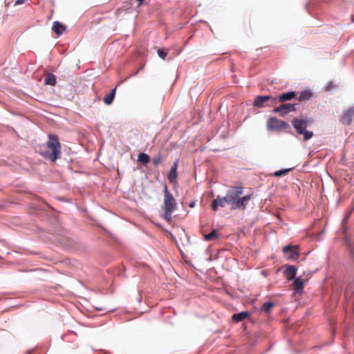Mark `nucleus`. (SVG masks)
Returning <instances> with one entry per match:
<instances>
[{
  "label": "nucleus",
  "instance_id": "f3484780",
  "mask_svg": "<svg viewBox=\"0 0 354 354\" xmlns=\"http://www.w3.org/2000/svg\"><path fill=\"white\" fill-rule=\"evenodd\" d=\"M293 288L295 291L299 292L303 290L304 288V282L301 280V277H297L295 279L293 283Z\"/></svg>",
  "mask_w": 354,
  "mask_h": 354
},
{
  "label": "nucleus",
  "instance_id": "423d86ee",
  "mask_svg": "<svg viewBox=\"0 0 354 354\" xmlns=\"http://www.w3.org/2000/svg\"><path fill=\"white\" fill-rule=\"evenodd\" d=\"M269 103L267 105L271 106L277 104V99L271 95H259L257 96L253 102V105L257 107H263L265 104Z\"/></svg>",
  "mask_w": 354,
  "mask_h": 354
},
{
  "label": "nucleus",
  "instance_id": "39448f33",
  "mask_svg": "<svg viewBox=\"0 0 354 354\" xmlns=\"http://www.w3.org/2000/svg\"><path fill=\"white\" fill-rule=\"evenodd\" d=\"M289 127L290 126L288 122L279 120L277 118L272 117L267 121V128L269 131H279Z\"/></svg>",
  "mask_w": 354,
  "mask_h": 354
},
{
  "label": "nucleus",
  "instance_id": "412c9836",
  "mask_svg": "<svg viewBox=\"0 0 354 354\" xmlns=\"http://www.w3.org/2000/svg\"><path fill=\"white\" fill-rule=\"evenodd\" d=\"M291 170V169H284L278 170L274 172L273 175L276 177H279L282 176H286L288 174V172Z\"/></svg>",
  "mask_w": 354,
  "mask_h": 354
},
{
  "label": "nucleus",
  "instance_id": "f257e3e1",
  "mask_svg": "<svg viewBox=\"0 0 354 354\" xmlns=\"http://www.w3.org/2000/svg\"><path fill=\"white\" fill-rule=\"evenodd\" d=\"M243 187L239 186L231 187L226 192L225 196H217L211 203L213 211H217L219 207L230 205V209L245 210L248 202L252 198V194L242 196Z\"/></svg>",
  "mask_w": 354,
  "mask_h": 354
},
{
  "label": "nucleus",
  "instance_id": "dca6fc26",
  "mask_svg": "<svg viewBox=\"0 0 354 354\" xmlns=\"http://www.w3.org/2000/svg\"><path fill=\"white\" fill-rule=\"evenodd\" d=\"M45 84L55 86L57 83L56 77L52 73H48L44 79Z\"/></svg>",
  "mask_w": 354,
  "mask_h": 354
},
{
  "label": "nucleus",
  "instance_id": "2eb2a0df",
  "mask_svg": "<svg viewBox=\"0 0 354 354\" xmlns=\"http://www.w3.org/2000/svg\"><path fill=\"white\" fill-rule=\"evenodd\" d=\"M313 96V93L309 90H306L304 91H301L299 94V95L297 97V100L299 101H304V100H308L310 99Z\"/></svg>",
  "mask_w": 354,
  "mask_h": 354
},
{
  "label": "nucleus",
  "instance_id": "6e6552de",
  "mask_svg": "<svg viewBox=\"0 0 354 354\" xmlns=\"http://www.w3.org/2000/svg\"><path fill=\"white\" fill-rule=\"evenodd\" d=\"M354 118V106L346 109L340 116L339 122L346 125H351Z\"/></svg>",
  "mask_w": 354,
  "mask_h": 354
},
{
  "label": "nucleus",
  "instance_id": "20e7f679",
  "mask_svg": "<svg viewBox=\"0 0 354 354\" xmlns=\"http://www.w3.org/2000/svg\"><path fill=\"white\" fill-rule=\"evenodd\" d=\"M310 121L307 119L295 118L292 120V124L299 134L304 135V140L306 141L313 136L312 131H306Z\"/></svg>",
  "mask_w": 354,
  "mask_h": 354
},
{
  "label": "nucleus",
  "instance_id": "f03ea898",
  "mask_svg": "<svg viewBox=\"0 0 354 354\" xmlns=\"http://www.w3.org/2000/svg\"><path fill=\"white\" fill-rule=\"evenodd\" d=\"M38 151L44 158L55 162L61 154V144L58 137L56 135H48L46 145L39 146Z\"/></svg>",
  "mask_w": 354,
  "mask_h": 354
},
{
  "label": "nucleus",
  "instance_id": "393cba45",
  "mask_svg": "<svg viewBox=\"0 0 354 354\" xmlns=\"http://www.w3.org/2000/svg\"><path fill=\"white\" fill-rule=\"evenodd\" d=\"M26 0H17L16 1V2L15 3V6H18V5H21L22 3H24Z\"/></svg>",
  "mask_w": 354,
  "mask_h": 354
},
{
  "label": "nucleus",
  "instance_id": "f8f14e48",
  "mask_svg": "<svg viewBox=\"0 0 354 354\" xmlns=\"http://www.w3.org/2000/svg\"><path fill=\"white\" fill-rule=\"evenodd\" d=\"M297 268L295 266H288L284 271L287 280L290 281L295 278Z\"/></svg>",
  "mask_w": 354,
  "mask_h": 354
},
{
  "label": "nucleus",
  "instance_id": "cd10ccee",
  "mask_svg": "<svg viewBox=\"0 0 354 354\" xmlns=\"http://www.w3.org/2000/svg\"><path fill=\"white\" fill-rule=\"evenodd\" d=\"M189 206H190L191 207H193L194 206V202L191 203L189 204Z\"/></svg>",
  "mask_w": 354,
  "mask_h": 354
},
{
  "label": "nucleus",
  "instance_id": "6ab92c4d",
  "mask_svg": "<svg viewBox=\"0 0 354 354\" xmlns=\"http://www.w3.org/2000/svg\"><path fill=\"white\" fill-rule=\"evenodd\" d=\"M219 238V234L216 230H213L209 234H205L204 239L206 241L217 240Z\"/></svg>",
  "mask_w": 354,
  "mask_h": 354
},
{
  "label": "nucleus",
  "instance_id": "b1692460",
  "mask_svg": "<svg viewBox=\"0 0 354 354\" xmlns=\"http://www.w3.org/2000/svg\"><path fill=\"white\" fill-rule=\"evenodd\" d=\"M162 161V156L158 154V156L153 157L152 158V162L154 166H158Z\"/></svg>",
  "mask_w": 354,
  "mask_h": 354
},
{
  "label": "nucleus",
  "instance_id": "9b49d317",
  "mask_svg": "<svg viewBox=\"0 0 354 354\" xmlns=\"http://www.w3.org/2000/svg\"><path fill=\"white\" fill-rule=\"evenodd\" d=\"M178 160H176L173 166L171 168V170L168 174V179L171 183H176L177 178V169H178Z\"/></svg>",
  "mask_w": 354,
  "mask_h": 354
},
{
  "label": "nucleus",
  "instance_id": "9d476101",
  "mask_svg": "<svg viewBox=\"0 0 354 354\" xmlns=\"http://www.w3.org/2000/svg\"><path fill=\"white\" fill-rule=\"evenodd\" d=\"M297 97V93L295 91H290L288 93H282L278 97H275L277 99L278 102H283L285 101L291 100L292 99Z\"/></svg>",
  "mask_w": 354,
  "mask_h": 354
},
{
  "label": "nucleus",
  "instance_id": "ddd939ff",
  "mask_svg": "<svg viewBox=\"0 0 354 354\" xmlns=\"http://www.w3.org/2000/svg\"><path fill=\"white\" fill-rule=\"evenodd\" d=\"M66 26L60 24L59 21H54L53 24L52 30L57 35H60L61 34H62L63 32L66 30Z\"/></svg>",
  "mask_w": 354,
  "mask_h": 354
},
{
  "label": "nucleus",
  "instance_id": "0eeeda50",
  "mask_svg": "<svg viewBox=\"0 0 354 354\" xmlns=\"http://www.w3.org/2000/svg\"><path fill=\"white\" fill-rule=\"evenodd\" d=\"M284 256L288 259H297L299 257V248L297 245H286L283 248Z\"/></svg>",
  "mask_w": 354,
  "mask_h": 354
},
{
  "label": "nucleus",
  "instance_id": "a211bd4d",
  "mask_svg": "<svg viewBox=\"0 0 354 354\" xmlns=\"http://www.w3.org/2000/svg\"><path fill=\"white\" fill-rule=\"evenodd\" d=\"M115 92L116 88H114L113 89L111 90V91L108 95L104 97V102L106 104L109 105L113 102L115 95Z\"/></svg>",
  "mask_w": 354,
  "mask_h": 354
},
{
  "label": "nucleus",
  "instance_id": "7ed1b4c3",
  "mask_svg": "<svg viewBox=\"0 0 354 354\" xmlns=\"http://www.w3.org/2000/svg\"><path fill=\"white\" fill-rule=\"evenodd\" d=\"M176 201L165 185L164 186V203L162 209L164 211V218L167 221H170L171 220V214L176 210Z\"/></svg>",
  "mask_w": 354,
  "mask_h": 354
},
{
  "label": "nucleus",
  "instance_id": "4be33fe9",
  "mask_svg": "<svg viewBox=\"0 0 354 354\" xmlns=\"http://www.w3.org/2000/svg\"><path fill=\"white\" fill-rule=\"evenodd\" d=\"M274 306V304L272 301L266 302L262 306V310L266 313H269Z\"/></svg>",
  "mask_w": 354,
  "mask_h": 354
},
{
  "label": "nucleus",
  "instance_id": "bb28decb",
  "mask_svg": "<svg viewBox=\"0 0 354 354\" xmlns=\"http://www.w3.org/2000/svg\"><path fill=\"white\" fill-rule=\"evenodd\" d=\"M351 252L353 255V257H354V248H351Z\"/></svg>",
  "mask_w": 354,
  "mask_h": 354
},
{
  "label": "nucleus",
  "instance_id": "1a4fd4ad",
  "mask_svg": "<svg viewBox=\"0 0 354 354\" xmlns=\"http://www.w3.org/2000/svg\"><path fill=\"white\" fill-rule=\"evenodd\" d=\"M295 106L296 104H281L279 106L275 107L273 111L279 113L281 116H284L290 112L295 111L296 110Z\"/></svg>",
  "mask_w": 354,
  "mask_h": 354
},
{
  "label": "nucleus",
  "instance_id": "aec40b11",
  "mask_svg": "<svg viewBox=\"0 0 354 354\" xmlns=\"http://www.w3.org/2000/svg\"><path fill=\"white\" fill-rule=\"evenodd\" d=\"M138 160L145 165L149 162V156L147 153H140L138 155Z\"/></svg>",
  "mask_w": 354,
  "mask_h": 354
},
{
  "label": "nucleus",
  "instance_id": "4468645a",
  "mask_svg": "<svg viewBox=\"0 0 354 354\" xmlns=\"http://www.w3.org/2000/svg\"><path fill=\"white\" fill-rule=\"evenodd\" d=\"M249 317V313L247 311H243L239 313L234 314L232 319L235 322H240Z\"/></svg>",
  "mask_w": 354,
  "mask_h": 354
},
{
  "label": "nucleus",
  "instance_id": "a878e982",
  "mask_svg": "<svg viewBox=\"0 0 354 354\" xmlns=\"http://www.w3.org/2000/svg\"><path fill=\"white\" fill-rule=\"evenodd\" d=\"M138 1V6H141V4L142 3V2L145 1V0H137Z\"/></svg>",
  "mask_w": 354,
  "mask_h": 354
},
{
  "label": "nucleus",
  "instance_id": "5701e85b",
  "mask_svg": "<svg viewBox=\"0 0 354 354\" xmlns=\"http://www.w3.org/2000/svg\"><path fill=\"white\" fill-rule=\"evenodd\" d=\"M158 56L162 59H165L167 54H168V49L165 48H159L157 51Z\"/></svg>",
  "mask_w": 354,
  "mask_h": 354
}]
</instances>
